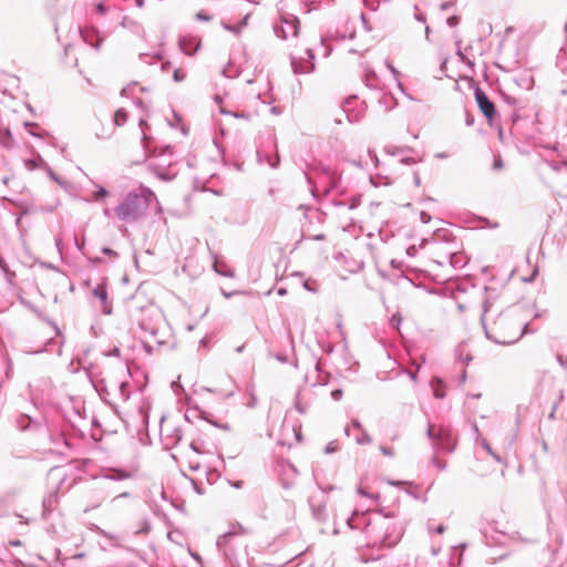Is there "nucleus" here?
I'll list each match as a JSON object with an SVG mask.
<instances>
[{"mask_svg":"<svg viewBox=\"0 0 567 567\" xmlns=\"http://www.w3.org/2000/svg\"><path fill=\"white\" fill-rule=\"evenodd\" d=\"M274 31L282 40L295 38L299 32V19L292 13L281 12L279 20L274 23Z\"/></svg>","mask_w":567,"mask_h":567,"instance_id":"nucleus-6","label":"nucleus"},{"mask_svg":"<svg viewBox=\"0 0 567 567\" xmlns=\"http://www.w3.org/2000/svg\"><path fill=\"white\" fill-rule=\"evenodd\" d=\"M186 78V72L182 69H176L173 73V79L176 82H182Z\"/></svg>","mask_w":567,"mask_h":567,"instance_id":"nucleus-30","label":"nucleus"},{"mask_svg":"<svg viewBox=\"0 0 567 567\" xmlns=\"http://www.w3.org/2000/svg\"><path fill=\"white\" fill-rule=\"evenodd\" d=\"M310 507L312 516L317 520L324 522L327 519L328 515L324 499H317L315 496H312L310 498Z\"/></svg>","mask_w":567,"mask_h":567,"instance_id":"nucleus-16","label":"nucleus"},{"mask_svg":"<svg viewBox=\"0 0 567 567\" xmlns=\"http://www.w3.org/2000/svg\"><path fill=\"white\" fill-rule=\"evenodd\" d=\"M196 18H197L198 20H202V21H208V20L210 19V17H209V16H207L206 13H204V12H198V13L196 14Z\"/></svg>","mask_w":567,"mask_h":567,"instance_id":"nucleus-49","label":"nucleus"},{"mask_svg":"<svg viewBox=\"0 0 567 567\" xmlns=\"http://www.w3.org/2000/svg\"><path fill=\"white\" fill-rule=\"evenodd\" d=\"M426 434L436 452H452L455 449L456 437L449 426L430 424Z\"/></svg>","mask_w":567,"mask_h":567,"instance_id":"nucleus-5","label":"nucleus"},{"mask_svg":"<svg viewBox=\"0 0 567 567\" xmlns=\"http://www.w3.org/2000/svg\"><path fill=\"white\" fill-rule=\"evenodd\" d=\"M431 385L433 388V394L435 398L443 399L445 396V392L443 390V384L440 379L433 380Z\"/></svg>","mask_w":567,"mask_h":567,"instance_id":"nucleus-23","label":"nucleus"},{"mask_svg":"<svg viewBox=\"0 0 567 567\" xmlns=\"http://www.w3.org/2000/svg\"><path fill=\"white\" fill-rule=\"evenodd\" d=\"M271 113L275 114V115H279L281 113V110L278 106H272L271 107Z\"/></svg>","mask_w":567,"mask_h":567,"instance_id":"nucleus-57","label":"nucleus"},{"mask_svg":"<svg viewBox=\"0 0 567 567\" xmlns=\"http://www.w3.org/2000/svg\"><path fill=\"white\" fill-rule=\"evenodd\" d=\"M456 357L461 362L464 363H468L472 360L471 353L463 346L456 349Z\"/></svg>","mask_w":567,"mask_h":567,"instance_id":"nucleus-25","label":"nucleus"},{"mask_svg":"<svg viewBox=\"0 0 567 567\" xmlns=\"http://www.w3.org/2000/svg\"><path fill=\"white\" fill-rule=\"evenodd\" d=\"M386 68L390 70V72L393 74L394 79L398 81L399 87L402 90V84L399 81V71L393 66V64L390 61H385Z\"/></svg>","mask_w":567,"mask_h":567,"instance_id":"nucleus-29","label":"nucleus"},{"mask_svg":"<svg viewBox=\"0 0 567 567\" xmlns=\"http://www.w3.org/2000/svg\"><path fill=\"white\" fill-rule=\"evenodd\" d=\"M475 99L482 113L488 120H492L495 115V105L493 104V102L489 101V99L481 89L475 90Z\"/></svg>","mask_w":567,"mask_h":567,"instance_id":"nucleus-11","label":"nucleus"},{"mask_svg":"<svg viewBox=\"0 0 567 567\" xmlns=\"http://www.w3.org/2000/svg\"><path fill=\"white\" fill-rule=\"evenodd\" d=\"M0 269L2 270L3 274L7 272L8 270H10L8 264L1 256H0Z\"/></svg>","mask_w":567,"mask_h":567,"instance_id":"nucleus-46","label":"nucleus"},{"mask_svg":"<svg viewBox=\"0 0 567 567\" xmlns=\"http://www.w3.org/2000/svg\"><path fill=\"white\" fill-rule=\"evenodd\" d=\"M358 494L361 495V496H364V497H368V498H371V499H377V496L372 495V494H369L368 492H365L362 487H358L357 489Z\"/></svg>","mask_w":567,"mask_h":567,"instance_id":"nucleus-41","label":"nucleus"},{"mask_svg":"<svg viewBox=\"0 0 567 567\" xmlns=\"http://www.w3.org/2000/svg\"><path fill=\"white\" fill-rule=\"evenodd\" d=\"M244 347H245L244 344H243V346L237 347V348H236V352H237V353L243 352Z\"/></svg>","mask_w":567,"mask_h":567,"instance_id":"nucleus-64","label":"nucleus"},{"mask_svg":"<svg viewBox=\"0 0 567 567\" xmlns=\"http://www.w3.org/2000/svg\"><path fill=\"white\" fill-rule=\"evenodd\" d=\"M482 446H483V447H484V449H485V450H486V451H487V452H488V453H489V454H491V455H492V456H493L497 462H501V461H502V460H501V457H499L496 453H494V452H493V450H492L491 445H489L485 440H483V442H482Z\"/></svg>","mask_w":567,"mask_h":567,"instance_id":"nucleus-34","label":"nucleus"},{"mask_svg":"<svg viewBox=\"0 0 567 567\" xmlns=\"http://www.w3.org/2000/svg\"><path fill=\"white\" fill-rule=\"evenodd\" d=\"M357 431L358 433L354 434V440L358 444H369L371 443L370 435L362 429L361 423L358 420H353L351 422V425H347L344 429V433L347 436H351L353 432Z\"/></svg>","mask_w":567,"mask_h":567,"instance_id":"nucleus-10","label":"nucleus"},{"mask_svg":"<svg viewBox=\"0 0 567 567\" xmlns=\"http://www.w3.org/2000/svg\"><path fill=\"white\" fill-rule=\"evenodd\" d=\"M55 246H56V249L59 250V252L61 254L62 252V239L61 238H55Z\"/></svg>","mask_w":567,"mask_h":567,"instance_id":"nucleus-54","label":"nucleus"},{"mask_svg":"<svg viewBox=\"0 0 567 567\" xmlns=\"http://www.w3.org/2000/svg\"><path fill=\"white\" fill-rule=\"evenodd\" d=\"M358 205H359V200H358V199H355V198H353V199H352V202H351V204L349 205V208H350V209H353V208H354V207H357Z\"/></svg>","mask_w":567,"mask_h":567,"instance_id":"nucleus-58","label":"nucleus"},{"mask_svg":"<svg viewBox=\"0 0 567 567\" xmlns=\"http://www.w3.org/2000/svg\"><path fill=\"white\" fill-rule=\"evenodd\" d=\"M162 437L165 440L167 447L175 446L182 440V432L179 429H169L168 426H161Z\"/></svg>","mask_w":567,"mask_h":567,"instance_id":"nucleus-13","label":"nucleus"},{"mask_svg":"<svg viewBox=\"0 0 567 567\" xmlns=\"http://www.w3.org/2000/svg\"><path fill=\"white\" fill-rule=\"evenodd\" d=\"M487 307L484 308L482 322L486 337L498 344H513L523 336L526 324L517 321L509 312H502L492 321L487 320Z\"/></svg>","mask_w":567,"mask_h":567,"instance_id":"nucleus-2","label":"nucleus"},{"mask_svg":"<svg viewBox=\"0 0 567 567\" xmlns=\"http://www.w3.org/2000/svg\"><path fill=\"white\" fill-rule=\"evenodd\" d=\"M48 166V163L39 154L32 158L24 159V167L28 171H34L38 168L47 169Z\"/></svg>","mask_w":567,"mask_h":567,"instance_id":"nucleus-21","label":"nucleus"},{"mask_svg":"<svg viewBox=\"0 0 567 567\" xmlns=\"http://www.w3.org/2000/svg\"><path fill=\"white\" fill-rule=\"evenodd\" d=\"M213 269L220 276L233 278L235 276L234 270L227 264L226 260L219 258L215 252H212Z\"/></svg>","mask_w":567,"mask_h":567,"instance_id":"nucleus-15","label":"nucleus"},{"mask_svg":"<svg viewBox=\"0 0 567 567\" xmlns=\"http://www.w3.org/2000/svg\"><path fill=\"white\" fill-rule=\"evenodd\" d=\"M96 192L93 193V197H92V200L93 202H96V203H100V202H103L106 199V197L109 196V192L106 190V188H104L103 186H100V185H96Z\"/></svg>","mask_w":567,"mask_h":567,"instance_id":"nucleus-24","label":"nucleus"},{"mask_svg":"<svg viewBox=\"0 0 567 567\" xmlns=\"http://www.w3.org/2000/svg\"><path fill=\"white\" fill-rule=\"evenodd\" d=\"M132 477V473L125 470H110L104 476V480L121 481Z\"/></svg>","mask_w":567,"mask_h":567,"instance_id":"nucleus-22","label":"nucleus"},{"mask_svg":"<svg viewBox=\"0 0 567 567\" xmlns=\"http://www.w3.org/2000/svg\"><path fill=\"white\" fill-rule=\"evenodd\" d=\"M144 125H146V124H145L144 120L141 118L140 120V127H141L142 132H143V141L146 140V134H145Z\"/></svg>","mask_w":567,"mask_h":567,"instance_id":"nucleus-56","label":"nucleus"},{"mask_svg":"<svg viewBox=\"0 0 567 567\" xmlns=\"http://www.w3.org/2000/svg\"><path fill=\"white\" fill-rule=\"evenodd\" d=\"M417 252V249L415 246H410L408 249H406V254L408 256L410 257H414Z\"/></svg>","mask_w":567,"mask_h":567,"instance_id":"nucleus-48","label":"nucleus"},{"mask_svg":"<svg viewBox=\"0 0 567 567\" xmlns=\"http://www.w3.org/2000/svg\"><path fill=\"white\" fill-rule=\"evenodd\" d=\"M447 24H449L450 27H455V25H457V24H458V18H457L456 16L450 17V18L447 19Z\"/></svg>","mask_w":567,"mask_h":567,"instance_id":"nucleus-45","label":"nucleus"},{"mask_svg":"<svg viewBox=\"0 0 567 567\" xmlns=\"http://www.w3.org/2000/svg\"><path fill=\"white\" fill-rule=\"evenodd\" d=\"M409 375L413 381L416 380V372H410Z\"/></svg>","mask_w":567,"mask_h":567,"instance_id":"nucleus-62","label":"nucleus"},{"mask_svg":"<svg viewBox=\"0 0 567 567\" xmlns=\"http://www.w3.org/2000/svg\"><path fill=\"white\" fill-rule=\"evenodd\" d=\"M126 386H127V384L125 382H122L121 385H120L121 392H122L123 395H126V393H125Z\"/></svg>","mask_w":567,"mask_h":567,"instance_id":"nucleus-60","label":"nucleus"},{"mask_svg":"<svg viewBox=\"0 0 567 567\" xmlns=\"http://www.w3.org/2000/svg\"><path fill=\"white\" fill-rule=\"evenodd\" d=\"M415 10H416V12H415V14H414L415 19H416L417 21H420V22H425V16H424V13L419 12V10H417V7H416V6H415Z\"/></svg>","mask_w":567,"mask_h":567,"instance_id":"nucleus-47","label":"nucleus"},{"mask_svg":"<svg viewBox=\"0 0 567 567\" xmlns=\"http://www.w3.org/2000/svg\"><path fill=\"white\" fill-rule=\"evenodd\" d=\"M96 491L100 492L101 495L97 497V501L94 504V507L100 506L102 504V502L107 497V494L103 493V491H104L103 487H99V488H96Z\"/></svg>","mask_w":567,"mask_h":567,"instance_id":"nucleus-35","label":"nucleus"},{"mask_svg":"<svg viewBox=\"0 0 567 567\" xmlns=\"http://www.w3.org/2000/svg\"><path fill=\"white\" fill-rule=\"evenodd\" d=\"M315 55L310 49H306L305 55L291 56V66L295 73L297 74H308L313 71L315 63H313Z\"/></svg>","mask_w":567,"mask_h":567,"instance_id":"nucleus-9","label":"nucleus"},{"mask_svg":"<svg viewBox=\"0 0 567 567\" xmlns=\"http://www.w3.org/2000/svg\"><path fill=\"white\" fill-rule=\"evenodd\" d=\"M307 182L311 186V192H322L328 194L338 187L340 176L329 167H315L306 173Z\"/></svg>","mask_w":567,"mask_h":567,"instance_id":"nucleus-4","label":"nucleus"},{"mask_svg":"<svg viewBox=\"0 0 567 567\" xmlns=\"http://www.w3.org/2000/svg\"><path fill=\"white\" fill-rule=\"evenodd\" d=\"M420 219H421V221H422L423 224H427V223H430V220H431V216H430V214H427V213H425V212H421V214H420Z\"/></svg>","mask_w":567,"mask_h":567,"instance_id":"nucleus-43","label":"nucleus"},{"mask_svg":"<svg viewBox=\"0 0 567 567\" xmlns=\"http://www.w3.org/2000/svg\"><path fill=\"white\" fill-rule=\"evenodd\" d=\"M150 528H151L150 523L145 520V522H143V525L141 526L140 532L147 533L150 530Z\"/></svg>","mask_w":567,"mask_h":567,"instance_id":"nucleus-51","label":"nucleus"},{"mask_svg":"<svg viewBox=\"0 0 567 567\" xmlns=\"http://www.w3.org/2000/svg\"><path fill=\"white\" fill-rule=\"evenodd\" d=\"M4 277L7 281L4 295L6 297H9L13 301V298L18 297L19 295L18 286L16 282V274L11 270H8L7 272H4Z\"/></svg>","mask_w":567,"mask_h":567,"instance_id":"nucleus-18","label":"nucleus"},{"mask_svg":"<svg viewBox=\"0 0 567 567\" xmlns=\"http://www.w3.org/2000/svg\"><path fill=\"white\" fill-rule=\"evenodd\" d=\"M401 317L400 315H393L392 318H391V324L393 327H398L400 323H401Z\"/></svg>","mask_w":567,"mask_h":567,"instance_id":"nucleus-44","label":"nucleus"},{"mask_svg":"<svg viewBox=\"0 0 567 567\" xmlns=\"http://www.w3.org/2000/svg\"><path fill=\"white\" fill-rule=\"evenodd\" d=\"M412 162H413V159H412V158H402V159H401V163H406V164H409V163H412Z\"/></svg>","mask_w":567,"mask_h":567,"instance_id":"nucleus-63","label":"nucleus"},{"mask_svg":"<svg viewBox=\"0 0 567 567\" xmlns=\"http://www.w3.org/2000/svg\"><path fill=\"white\" fill-rule=\"evenodd\" d=\"M503 166H504V163H503L501 155H498V154L494 155L493 169L501 171L503 168Z\"/></svg>","mask_w":567,"mask_h":567,"instance_id":"nucleus-31","label":"nucleus"},{"mask_svg":"<svg viewBox=\"0 0 567 567\" xmlns=\"http://www.w3.org/2000/svg\"><path fill=\"white\" fill-rule=\"evenodd\" d=\"M339 449V445L336 441H332V442H329L326 447H324V452L327 454H331V453H334L336 451H338Z\"/></svg>","mask_w":567,"mask_h":567,"instance_id":"nucleus-33","label":"nucleus"},{"mask_svg":"<svg viewBox=\"0 0 567 567\" xmlns=\"http://www.w3.org/2000/svg\"><path fill=\"white\" fill-rule=\"evenodd\" d=\"M12 303V300L9 297H6V299L0 298V312L8 309V307Z\"/></svg>","mask_w":567,"mask_h":567,"instance_id":"nucleus-36","label":"nucleus"},{"mask_svg":"<svg viewBox=\"0 0 567 567\" xmlns=\"http://www.w3.org/2000/svg\"><path fill=\"white\" fill-rule=\"evenodd\" d=\"M385 152L391 155V156H396L398 154H400L402 151L398 147H393V146H389L385 148Z\"/></svg>","mask_w":567,"mask_h":567,"instance_id":"nucleus-39","label":"nucleus"},{"mask_svg":"<svg viewBox=\"0 0 567 567\" xmlns=\"http://www.w3.org/2000/svg\"><path fill=\"white\" fill-rule=\"evenodd\" d=\"M306 6L309 7L308 11L320 8L323 3H329V0H306Z\"/></svg>","mask_w":567,"mask_h":567,"instance_id":"nucleus-28","label":"nucleus"},{"mask_svg":"<svg viewBox=\"0 0 567 567\" xmlns=\"http://www.w3.org/2000/svg\"><path fill=\"white\" fill-rule=\"evenodd\" d=\"M457 55L460 58V60L464 63H466L468 66L473 68L474 66V63L466 58V55L464 53H462L461 51L457 52Z\"/></svg>","mask_w":567,"mask_h":567,"instance_id":"nucleus-38","label":"nucleus"},{"mask_svg":"<svg viewBox=\"0 0 567 567\" xmlns=\"http://www.w3.org/2000/svg\"><path fill=\"white\" fill-rule=\"evenodd\" d=\"M152 204H158L155 193L140 185L136 190L128 192L114 208L117 219L125 223H135L142 219Z\"/></svg>","mask_w":567,"mask_h":567,"instance_id":"nucleus-3","label":"nucleus"},{"mask_svg":"<svg viewBox=\"0 0 567 567\" xmlns=\"http://www.w3.org/2000/svg\"><path fill=\"white\" fill-rule=\"evenodd\" d=\"M346 523L351 529L362 528L365 537L364 544L371 548H392L403 536L402 525L396 519L380 513L367 515L365 512L354 509Z\"/></svg>","mask_w":567,"mask_h":567,"instance_id":"nucleus-1","label":"nucleus"},{"mask_svg":"<svg viewBox=\"0 0 567 567\" xmlns=\"http://www.w3.org/2000/svg\"><path fill=\"white\" fill-rule=\"evenodd\" d=\"M143 313L144 317L138 321L141 330L156 338L163 319L161 311L148 306L143 309Z\"/></svg>","mask_w":567,"mask_h":567,"instance_id":"nucleus-7","label":"nucleus"},{"mask_svg":"<svg viewBox=\"0 0 567 567\" xmlns=\"http://www.w3.org/2000/svg\"><path fill=\"white\" fill-rule=\"evenodd\" d=\"M342 394H343L342 390L337 389V390H333V391L331 392V398H332L334 401H339V400H341Z\"/></svg>","mask_w":567,"mask_h":567,"instance_id":"nucleus-40","label":"nucleus"},{"mask_svg":"<svg viewBox=\"0 0 567 567\" xmlns=\"http://www.w3.org/2000/svg\"><path fill=\"white\" fill-rule=\"evenodd\" d=\"M433 261L441 266L450 264L455 268H461L465 265L464 257L461 254L452 251H444V256H442V258L433 259Z\"/></svg>","mask_w":567,"mask_h":567,"instance_id":"nucleus-12","label":"nucleus"},{"mask_svg":"<svg viewBox=\"0 0 567 567\" xmlns=\"http://www.w3.org/2000/svg\"><path fill=\"white\" fill-rule=\"evenodd\" d=\"M236 292H226V291H223V295L225 298H230L233 295H235Z\"/></svg>","mask_w":567,"mask_h":567,"instance_id":"nucleus-61","label":"nucleus"},{"mask_svg":"<svg viewBox=\"0 0 567 567\" xmlns=\"http://www.w3.org/2000/svg\"><path fill=\"white\" fill-rule=\"evenodd\" d=\"M444 530H445V527H444L443 525H439V526L435 528V532H436L437 534H442V533H444Z\"/></svg>","mask_w":567,"mask_h":567,"instance_id":"nucleus-59","label":"nucleus"},{"mask_svg":"<svg viewBox=\"0 0 567 567\" xmlns=\"http://www.w3.org/2000/svg\"><path fill=\"white\" fill-rule=\"evenodd\" d=\"M375 78V74L374 73H371V74H368L367 75V82H368V85L370 86H375V84L372 82V80H374Z\"/></svg>","mask_w":567,"mask_h":567,"instance_id":"nucleus-53","label":"nucleus"},{"mask_svg":"<svg viewBox=\"0 0 567 567\" xmlns=\"http://www.w3.org/2000/svg\"><path fill=\"white\" fill-rule=\"evenodd\" d=\"M83 41L91 47L99 49L102 42V38L95 29L84 28L80 30Z\"/></svg>","mask_w":567,"mask_h":567,"instance_id":"nucleus-17","label":"nucleus"},{"mask_svg":"<svg viewBox=\"0 0 567 567\" xmlns=\"http://www.w3.org/2000/svg\"><path fill=\"white\" fill-rule=\"evenodd\" d=\"M413 179H414L415 186H420L421 185V178H420V175L417 173L413 174Z\"/></svg>","mask_w":567,"mask_h":567,"instance_id":"nucleus-55","label":"nucleus"},{"mask_svg":"<svg viewBox=\"0 0 567 567\" xmlns=\"http://www.w3.org/2000/svg\"><path fill=\"white\" fill-rule=\"evenodd\" d=\"M179 48L183 53L193 55L200 48V41L196 37L184 35L179 39Z\"/></svg>","mask_w":567,"mask_h":567,"instance_id":"nucleus-14","label":"nucleus"},{"mask_svg":"<svg viewBox=\"0 0 567 567\" xmlns=\"http://www.w3.org/2000/svg\"><path fill=\"white\" fill-rule=\"evenodd\" d=\"M246 530L240 524H233L228 532L223 534L216 543L218 550L227 558L234 555V538L245 534Z\"/></svg>","mask_w":567,"mask_h":567,"instance_id":"nucleus-8","label":"nucleus"},{"mask_svg":"<svg viewBox=\"0 0 567 567\" xmlns=\"http://www.w3.org/2000/svg\"><path fill=\"white\" fill-rule=\"evenodd\" d=\"M127 121V112L124 109H118L114 114V122L116 125L121 126L125 124Z\"/></svg>","mask_w":567,"mask_h":567,"instance_id":"nucleus-26","label":"nucleus"},{"mask_svg":"<svg viewBox=\"0 0 567 567\" xmlns=\"http://www.w3.org/2000/svg\"><path fill=\"white\" fill-rule=\"evenodd\" d=\"M380 450L384 455L393 456V451L391 449L381 446Z\"/></svg>","mask_w":567,"mask_h":567,"instance_id":"nucleus-50","label":"nucleus"},{"mask_svg":"<svg viewBox=\"0 0 567 567\" xmlns=\"http://www.w3.org/2000/svg\"><path fill=\"white\" fill-rule=\"evenodd\" d=\"M95 12L99 13V14H105L106 13V8L105 6L100 2L95 6Z\"/></svg>","mask_w":567,"mask_h":567,"instance_id":"nucleus-42","label":"nucleus"},{"mask_svg":"<svg viewBox=\"0 0 567 567\" xmlns=\"http://www.w3.org/2000/svg\"><path fill=\"white\" fill-rule=\"evenodd\" d=\"M24 126H25V128L28 130V132H29L31 135H33V136H38V137L42 136V134H40L39 132H35V131H34V128H38V124L27 122V123L24 124Z\"/></svg>","mask_w":567,"mask_h":567,"instance_id":"nucleus-32","label":"nucleus"},{"mask_svg":"<svg viewBox=\"0 0 567 567\" xmlns=\"http://www.w3.org/2000/svg\"><path fill=\"white\" fill-rule=\"evenodd\" d=\"M93 295L101 301L102 311L106 315L111 313V308L107 305V289L106 286L101 284L93 289Z\"/></svg>","mask_w":567,"mask_h":567,"instance_id":"nucleus-19","label":"nucleus"},{"mask_svg":"<svg viewBox=\"0 0 567 567\" xmlns=\"http://www.w3.org/2000/svg\"><path fill=\"white\" fill-rule=\"evenodd\" d=\"M272 144H274V148H275V155H272V156L271 155H261L258 153V156H259V162H265L271 168H277L280 164V157L277 152V141L275 137H274Z\"/></svg>","mask_w":567,"mask_h":567,"instance_id":"nucleus-20","label":"nucleus"},{"mask_svg":"<svg viewBox=\"0 0 567 567\" xmlns=\"http://www.w3.org/2000/svg\"><path fill=\"white\" fill-rule=\"evenodd\" d=\"M103 215L106 217V218H111L112 216H115L114 215V209H110V208H104L103 210Z\"/></svg>","mask_w":567,"mask_h":567,"instance_id":"nucleus-52","label":"nucleus"},{"mask_svg":"<svg viewBox=\"0 0 567 567\" xmlns=\"http://www.w3.org/2000/svg\"><path fill=\"white\" fill-rule=\"evenodd\" d=\"M47 173H48V176L54 181L56 184H59L61 187L63 188H66L68 187V182L60 178L53 171L50 166L47 167Z\"/></svg>","mask_w":567,"mask_h":567,"instance_id":"nucleus-27","label":"nucleus"},{"mask_svg":"<svg viewBox=\"0 0 567 567\" xmlns=\"http://www.w3.org/2000/svg\"><path fill=\"white\" fill-rule=\"evenodd\" d=\"M352 102L348 101L347 102V105L344 106V112L347 113V117L350 122H354V121H358L359 117L357 115H352L349 113V105L351 104Z\"/></svg>","mask_w":567,"mask_h":567,"instance_id":"nucleus-37","label":"nucleus"}]
</instances>
